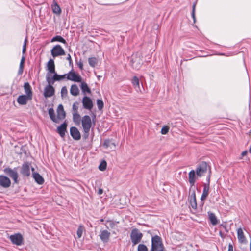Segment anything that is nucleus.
I'll use <instances>...</instances> for the list:
<instances>
[{
    "label": "nucleus",
    "instance_id": "nucleus-13",
    "mask_svg": "<svg viewBox=\"0 0 251 251\" xmlns=\"http://www.w3.org/2000/svg\"><path fill=\"white\" fill-rule=\"evenodd\" d=\"M21 173L25 176H29L30 175V165L28 162H25L22 166Z\"/></svg>",
    "mask_w": 251,
    "mask_h": 251
},
{
    "label": "nucleus",
    "instance_id": "nucleus-48",
    "mask_svg": "<svg viewBox=\"0 0 251 251\" xmlns=\"http://www.w3.org/2000/svg\"><path fill=\"white\" fill-rule=\"evenodd\" d=\"M66 59L69 61L70 65H71L73 64L71 56L70 54H68Z\"/></svg>",
    "mask_w": 251,
    "mask_h": 251
},
{
    "label": "nucleus",
    "instance_id": "nucleus-37",
    "mask_svg": "<svg viewBox=\"0 0 251 251\" xmlns=\"http://www.w3.org/2000/svg\"><path fill=\"white\" fill-rule=\"evenodd\" d=\"M106 162L105 160H103L99 165V168L100 171H103L106 169Z\"/></svg>",
    "mask_w": 251,
    "mask_h": 251
},
{
    "label": "nucleus",
    "instance_id": "nucleus-45",
    "mask_svg": "<svg viewBox=\"0 0 251 251\" xmlns=\"http://www.w3.org/2000/svg\"><path fill=\"white\" fill-rule=\"evenodd\" d=\"M209 220H217L215 215L211 212H208Z\"/></svg>",
    "mask_w": 251,
    "mask_h": 251
},
{
    "label": "nucleus",
    "instance_id": "nucleus-47",
    "mask_svg": "<svg viewBox=\"0 0 251 251\" xmlns=\"http://www.w3.org/2000/svg\"><path fill=\"white\" fill-rule=\"evenodd\" d=\"M77 64L80 70H82L83 69V64L81 60H80L78 62H77Z\"/></svg>",
    "mask_w": 251,
    "mask_h": 251
},
{
    "label": "nucleus",
    "instance_id": "nucleus-56",
    "mask_svg": "<svg viewBox=\"0 0 251 251\" xmlns=\"http://www.w3.org/2000/svg\"><path fill=\"white\" fill-rule=\"evenodd\" d=\"M24 63H22V62L20 63L19 67L24 68Z\"/></svg>",
    "mask_w": 251,
    "mask_h": 251
},
{
    "label": "nucleus",
    "instance_id": "nucleus-41",
    "mask_svg": "<svg viewBox=\"0 0 251 251\" xmlns=\"http://www.w3.org/2000/svg\"><path fill=\"white\" fill-rule=\"evenodd\" d=\"M138 251H148V249L145 245L139 244L138 247Z\"/></svg>",
    "mask_w": 251,
    "mask_h": 251
},
{
    "label": "nucleus",
    "instance_id": "nucleus-25",
    "mask_svg": "<svg viewBox=\"0 0 251 251\" xmlns=\"http://www.w3.org/2000/svg\"><path fill=\"white\" fill-rule=\"evenodd\" d=\"M48 70L51 73H55V65L54 60L52 59H50L47 63Z\"/></svg>",
    "mask_w": 251,
    "mask_h": 251
},
{
    "label": "nucleus",
    "instance_id": "nucleus-11",
    "mask_svg": "<svg viewBox=\"0 0 251 251\" xmlns=\"http://www.w3.org/2000/svg\"><path fill=\"white\" fill-rule=\"evenodd\" d=\"M32 97H31L30 96H27L26 95H22L19 96L17 99V102L20 105H26L27 102L29 100H31Z\"/></svg>",
    "mask_w": 251,
    "mask_h": 251
},
{
    "label": "nucleus",
    "instance_id": "nucleus-31",
    "mask_svg": "<svg viewBox=\"0 0 251 251\" xmlns=\"http://www.w3.org/2000/svg\"><path fill=\"white\" fill-rule=\"evenodd\" d=\"M80 88L81 89L82 92L84 94H85L86 92L88 93H91V90L88 87V86L86 83L84 82H82L80 85Z\"/></svg>",
    "mask_w": 251,
    "mask_h": 251
},
{
    "label": "nucleus",
    "instance_id": "nucleus-46",
    "mask_svg": "<svg viewBox=\"0 0 251 251\" xmlns=\"http://www.w3.org/2000/svg\"><path fill=\"white\" fill-rule=\"evenodd\" d=\"M154 250L155 251H164L163 244H162V245H160L156 248Z\"/></svg>",
    "mask_w": 251,
    "mask_h": 251
},
{
    "label": "nucleus",
    "instance_id": "nucleus-34",
    "mask_svg": "<svg viewBox=\"0 0 251 251\" xmlns=\"http://www.w3.org/2000/svg\"><path fill=\"white\" fill-rule=\"evenodd\" d=\"M111 146H113L114 147H115V145L114 143L112 142L109 139H105L104 140L103 143V146L106 148L107 149L108 148H112Z\"/></svg>",
    "mask_w": 251,
    "mask_h": 251
},
{
    "label": "nucleus",
    "instance_id": "nucleus-8",
    "mask_svg": "<svg viewBox=\"0 0 251 251\" xmlns=\"http://www.w3.org/2000/svg\"><path fill=\"white\" fill-rule=\"evenodd\" d=\"M67 79L74 82H80L81 81V77L74 72L70 71L67 76Z\"/></svg>",
    "mask_w": 251,
    "mask_h": 251
},
{
    "label": "nucleus",
    "instance_id": "nucleus-54",
    "mask_svg": "<svg viewBox=\"0 0 251 251\" xmlns=\"http://www.w3.org/2000/svg\"><path fill=\"white\" fill-rule=\"evenodd\" d=\"M103 193V190L102 189H99L98 191V194L101 195Z\"/></svg>",
    "mask_w": 251,
    "mask_h": 251
},
{
    "label": "nucleus",
    "instance_id": "nucleus-6",
    "mask_svg": "<svg viewBox=\"0 0 251 251\" xmlns=\"http://www.w3.org/2000/svg\"><path fill=\"white\" fill-rule=\"evenodd\" d=\"M207 183H205L203 185V189L202 194L201 197V201L205 200L209 194V185H210V175H209L207 177Z\"/></svg>",
    "mask_w": 251,
    "mask_h": 251
},
{
    "label": "nucleus",
    "instance_id": "nucleus-16",
    "mask_svg": "<svg viewBox=\"0 0 251 251\" xmlns=\"http://www.w3.org/2000/svg\"><path fill=\"white\" fill-rule=\"evenodd\" d=\"M70 134L73 138L75 140H78L81 138L80 133L78 129L75 127H71Z\"/></svg>",
    "mask_w": 251,
    "mask_h": 251
},
{
    "label": "nucleus",
    "instance_id": "nucleus-38",
    "mask_svg": "<svg viewBox=\"0 0 251 251\" xmlns=\"http://www.w3.org/2000/svg\"><path fill=\"white\" fill-rule=\"evenodd\" d=\"M79 103L77 101L75 102L73 104V113H78Z\"/></svg>",
    "mask_w": 251,
    "mask_h": 251
},
{
    "label": "nucleus",
    "instance_id": "nucleus-49",
    "mask_svg": "<svg viewBox=\"0 0 251 251\" xmlns=\"http://www.w3.org/2000/svg\"><path fill=\"white\" fill-rule=\"evenodd\" d=\"M23 71H24V68H20L19 67V70H18V74L19 75H22L23 73Z\"/></svg>",
    "mask_w": 251,
    "mask_h": 251
},
{
    "label": "nucleus",
    "instance_id": "nucleus-12",
    "mask_svg": "<svg viewBox=\"0 0 251 251\" xmlns=\"http://www.w3.org/2000/svg\"><path fill=\"white\" fill-rule=\"evenodd\" d=\"M83 106L85 109L91 110L93 108V104L91 99L87 97L84 96L82 101Z\"/></svg>",
    "mask_w": 251,
    "mask_h": 251
},
{
    "label": "nucleus",
    "instance_id": "nucleus-18",
    "mask_svg": "<svg viewBox=\"0 0 251 251\" xmlns=\"http://www.w3.org/2000/svg\"><path fill=\"white\" fill-rule=\"evenodd\" d=\"M188 176L189 183L192 186H194L198 177L196 175V171L194 170H192L189 173Z\"/></svg>",
    "mask_w": 251,
    "mask_h": 251
},
{
    "label": "nucleus",
    "instance_id": "nucleus-28",
    "mask_svg": "<svg viewBox=\"0 0 251 251\" xmlns=\"http://www.w3.org/2000/svg\"><path fill=\"white\" fill-rule=\"evenodd\" d=\"M49 116L52 121L55 123H58L59 120L57 117H55L54 111L53 108H50L49 109Z\"/></svg>",
    "mask_w": 251,
    "mask_h": 251
},
{
    "label": "nucleus",
    "instance_id": "nucleus-21",
    "mask_svg": "<svg viewBox=\"0 0 251 251\" xmlns=\"http://www.w3.org/2000/svg\"><path fill=\"white\" fill-rule=\"evenodd\" d=\"M51 8L52 12L58 15H59L61 13V9L59 6V5L57 4V2L53 0L52 1V4L51 5Z\"/></svg>",
    "mask_w": 251,
    "mask_h": 251
},
{
    "label": "nucleus",
    "instance_id": "nucleus-17",
    "mask_svg": "<svg viewBox=\"0 0 251 251\" xmlns=\"http://www.w3.org/2000/svg\"><path fill=\"white\" fill-rule=\"evenodd\" d=\"M57 118L59 122L61 120H63L65 118L66 113L64 110L63 106L62 104H59L57 108Z\"/></svg>",
    "mask_w": 251,
    "mask_h": 251
},
{
    "label": "nucleus",
    "instance_id": "nucleus-29",
    "mask_svg": "<svg viewBox=\"0 0 251 251\" xmlns=\"http://www.w3.org/2000/svg\"><path fill=\"white\" fill-rule=\"evenodd\" d=\"M79 90L76 84H74L71 86L70 89L71 94L75 96H77L79 94Z\"/></svg>",
    "mask_w": 251,
    "mask_h": 251
},
{
    "label": "nucleus",
    "instance_id": "nucleus-35",
    "mask_svg": "<svg viewBox=\"0 0 251 251\" xmlns=\"http://www.w3.org/2000/svg\"><path fill=\"white\" fill-rule=\"evenodd\" d=\"M88 63L90 66L95 67L98 63V60L96 57H90L88 58Z\"/></svg>",
    "mask_w": 251,
    "mask_h": 251
},
{
    "label": "nucleus",
    "instance_id": "nucleus-59",
    "mask_svg": "<svg viewBox=\"0 0 251 251\" xmlns=\"http://www.w3.org/2000/svg\"><path fill=\"white\" fill-rule=\"evenodd\" d=\"M250 250L251 251V242H250Z\"/></svg>",
    "mask_w": 251,
    "mask_h": 251
},
{
    "label": "nucleus",
    "instance_id": "nucleus-58",
    "mask_svg": "<svg viewBox=\"0 0 251 251\" xmlns=\"http://www.w3.org/2000/svg\"><path fill=\"white\" fill-rule=\"evenodd\" d=\"M249 152L251 153V145L249 149Z\"/></svg>",
    "mask_w": 251,
    "mask_h": 251
},
{
    "label": "nucleus",
    "instance_id": "nucleus-53",
    "mask_svg": "<svg viewBox=\"0 0 251 251\" xmlns=\"http://www.w3.org/2000/svg\"><path fill=\"white\" fill-rule=\"evenodd\" d=\"M247 153H248V151H243L241 153L242 156H244L246 155Z\"/></svg>",
    "mask_w": 251,
    "mask_h": 251
},
{
    "label": "nucleus",
    "instance_id": "nucleus-44",
    "mask_svg": "<svg viewBox=\"0 0 251 251\" xmlns=\"http://www.w3.org/2000/svg\"><path fill=\"white\" fill-rule=\"evenodd\" d=\"M169 127L168 126H163L162 129H161V133L162 134H166L168 131H169Z\"/></svg>",
    "mask_w": 251,
    "mask_h": 251
},
{
    "label": "nucleus",
    "instance_id": "nucleus-7",
    "mask_svg": "<svg viewBox=\"0 0 251 251\" xmlns=\"http://www.w3.org/2000/svg\"><path fill=\"white\" fill-rule=\"evenodd\" d=\"M131 63L133 68L138 70L142 66L143 64V61L140 56L135 55L132 57Z\"/></svg>",
    "mask_w": 251,
    "mask_h": 251
},
{
    "label": "nucleus",
    "instance_id": "nucleus-3",
    "mask_svg": "<svg viewBox=\"0 0 251 251\" xmlns=\"http://www.w3.org/2000/svg\"><path fill=\"white\" fill-rule=\"evenodd\" d=\"M143 237L142 233L137 229H133L130 234V238L133 245L134 246L141 241Z\"/></svg>",
    "mask_w": 251,
    "mask_h": 251
},
{
    "label": "nucleus",
    "instance_id": "nucleus-20",
    "mask_svg": "<svg viewBox=\"0 0 251 251\" xmlns=\"http://www.w3.org/2000/svg\"><path fill=\"white\" fill-rule=\"evenodd\" d=\"M67 126V124L66 122H64L60 126L57 127V132L59 134L61 137H64L65 135Z\"/></svg>",
    "mask_w": 251,
    "mask_h": 251
},
{
    "label": "nucleus",
    "instance_id": "nucleus-10",
    "mask_svg": "<svg viewBox=\"0 0 251 251\" xmlns=\"http://www.w3.org/2000/svg\"><path fill=\"white\" fill-rule=\"evenodd\" d=\"M4 171L14 180L15 183H18V175L16 171L10 168H7L4 170Z\"/></svg>",
    "mask_w": 251,
    "mask_h": 251
},
{
    "label": "nucleus",
    "instance_id": "nucleus-55",
    "mask_svg": "<svg viewBox=\"0 0 251 251\" xmlns=\"http://www.w3.org/2000/svg\"><path fill=\"white\" fill-rule=\"evenodd\" d=\"M25 56H22L21 59V61L20 62H22V63H25Z\"/></svg>",
    "mask_w": 251,
    "mask_h": 251
},
{
    "label": "nucleus",
    "instance_id": "nucleus-43",
    "mask_svg": "<svg viewBox=\"0 0 251 251\" xmlns=\"http://www.w3.org/2000/svg\"><path fill=\"white\" fill-rule=\"evenodd\" d=\"M68 94V91L67 89V88L64 86L63 87L61 90V96L63 97H66L67 95Z\"/></svg>",
    "mask_w": 251,
    "mask_h": 251
},
{
    "label": "nucleus",
    "instance_id": "nucleus-42",
    "mask_svg": "<svg viewBox=\"0 0 251 251\" xmlns=\"http://www.w3.org/2000/svg\"><path fill=\"white\" fill-rule=\"evenodd\" d=\"M196 6V3H194L193 4L192 6V17L194 20V23L196 21V17H195V8Z\"/></svg>",
    "mask_w": 251,
    "mask_h": 251
},
{
    "label": "nucleus",
    "instance_id": "nucleus-24",
    "mask_svg": "<svg viewBox=\"0 0 251 251\" xmlns=\"http://www.w3.org/2000/svg\"><path fill=\"white\" fill-rule=\"evenodd\" d=\"M237 237L240 243H245L246 242V240L244 236L243 231L241 228H238L237 230Z\"/></svg>",
    "mask_w": 251,
    "mask_h": 251
},
{
    "label": "nucleus",
    "instance_id": "nucleus-52",
    "mask_svg": "<svg viewBox=\"0 0 251 251\" xmlns=\"http://www.w3.org/2000/svg\"><path fill=\"white\" fill-rule=\"evenodd\" d=\"M218 221H211V224L213 226L216 225L218 224Z\"/></svg>",
    "mask_w": 251,
    "mask_h": 251
},
{
    "label": "nucleus",
    "instance_id": "nucleus-39",
    "mask_svg": "<svg viewBox=\"0 0 251 251\" xmlns=\"http://www.w3.org/2000/svg\"><path fill=\"white\" fill-rule=\"evenodd\" d=\"M97 104L99 110H101L102 109L103 107V102L101 100H97Z\"/></svg>",
    "mask_w": 251,
    "mask_h": 251
},
{
    "label": "nucleus",
    "instance_id": "nucleus-50",
    "mask_svg": "<svg viewBox=\"0 0 251 251\" xmlns=\"http://www.w3.org/2000/svg\"><path fill=\"white\" fill-rule=\"evenodd\" d=\"M228 251H233V246L231 244H229L228 245Z\"/></svg>",
    "mask_w": 251,
    "mask_h": 251
},
{
    "label": "nucleus",
    "instance_id": "nucleus-60",
    "mask_svg": "<svg viewBox=\"0 0 251 251\" xmlns=\"http://www.w3.org/2000/svg\"><path fill=\"white\" fill-rule=\"evenodd\" d=\"M151 251H155L154 250L151 249Z\"/></svg>",
    "mask_w": 251,
    "mask_h": 251
},
{
    "label": "nucleus",
    "instance_id": "nucleus-40",
    "mask_svg": "<svg viewBox=\"0 0 251 251\" xmlns=\"http://www.w3.org/2000/svg\"><path fill=\"white\" fill-rule=\"evenodd\" d=\"M83 230L84 227L81 226H79L77 231V235L78 238H79L82 236Z\"/></svg>",
    "mask_w": 251,
    "mask_h": 251
},
{
    "label": "nucleus",
    "instance_id": "nucleus-33",
    "mask_svg": "<svg viewBox=\"0 0 251 251\" xmlns=\"http://www.w3.org/2000/svg\"><path fill=\"white\" fill-rule=\"evenodd\" d=\"M52 74L53 73H51L50 72H48L47 73L46 79L48 84H53V76L52 75Z\"/></svg>",
    "mask_w": 251,
    "mask_h": 251
},
{
    "label": "nucleus",
    "instance_id": "nucleus-14",
    "mask_svg": "<svg viewBox=\"0 0 251 251\" xmlns=\"http://www.w3.org/2000/svg\"><path fill=\"white\" fill-rule=\"evenodd\" d=\"M11 185V181L9 178L3 176H0V185L4 188H8Z\"/></svg>",
    "mask_w": 251,
    "mask_h": 251
},
{
    "label": "nucleus",
    "instance_id": "nucleus-5",
    "mask_svg": "<svg viewBox=\"0 0 251 251\" xmlns=\"http://www.w3.org/2000/svg\"><path fill=\"white\" fill-rule=\"evenodd\" d=\"M9 239L12 244L17 246H21L23 243V237L20 233H16L13 235H11L10 236Z\"/></svg>",
    "mask_w": 251,
    "mask_h": 251
},
{
    "label": "nucleus",
    "instance_id": "nucleus-27",
    "mask_svg": "<svg viewBox=\"0 0 251 251\" xmlns=\"http://www.w3.org/2000/svg\"><path fill=\"white\" fill-rule=\"evenodd\" d=\"M24 88L26 95L32 97V91L29 83L28 82L25 83Z\"/></svg>",
    "mask_w": 251,
    "mask_h": 251
},
{
    "label": "nucleus",
    "instance_id": "nucleus-2",
    "mask_svg": "<svg viewBox=\"0 0 251 251\" xmlns=\"http://www.w3.org/2000/svg\"><path fill=\"white\" fill-rule=\"evenodd\" d=\"M196 175L198 177H201L208 173V176H210L211 170L210 167L208 166V164L204 161L201 162L197 166L196 169Z\"/></svg>",
    "mask_w": 251,
    "mask_h": 251
},
{
    "label": "nucleus",
    "instance_id": "nucleus-51",
    "mask_svg": "<svg viewBox=\"0 0 251 251\" xmlns=\"http://www.w3.org/2000/svg\"><path fill=\"white\" fill-rule=\"evenodd\" d=\"M25 51H26V45H25V44H24L23 46V50H22L23 53H25Z\"/></svg>",
    "mask_w": 251,
    "mask_h": 251
},
{
    "label": "nucleus",
    "instance_id": "nucleus-4",
    "mask_svg": "<svg viewBox=\"0 0 251 251\" xmlns=\"http://www.w3.org/2000/svg\"><path fill=\"white\" fill-rule=\"evenodd\" d=\"M51 54L53 58L65 55V51L60 45L54 46L50 50Z\"/></svg>",
    "mask_w": 251,
    "mask_h": 251
},
{
    "label": "nucleus",
    "instance_id": "nucleus-9",
    "mask_svg": "<svg viewBox=\"0 0 251 251\" xmlns=\"http://www.w3.org/2000/svg\"><path fill=\"white\" fill-rule=\"evenodd\" d=\"M55 90L51 84H48L44 89V96L46 98L52 97L54 95Z\"/></svg>",
    "mask_w": 251,
    "mask_h": 251
},
{
    "label": "nucleus",
    "instance_id": "nucleus-15",
    "mask_svg": "<svg viewBox=\"0 0 251 251\" xmlns=\"http://www.w3.org/2000/svg\"><path fill=\"white\" fill-rule=\"evenodd\" d=\"M31 170L32 171L33 177L35 179V181L38 184H43L44 182V179L43 177L38 173L34 172V168H32Z\"/></svg>",
    "mask_w": 251,
    "mask_h": 251
},
{
    "label": "nucleus",
    "instance_id": "nucleus-22",
    "mask_svg": "<svg viewBox=\"0 0 251 251\" xmlns=\"http://www.w3.org/2000/svg\"><path fill=\"white\" fill-rule=\"evenodd\" d=\"M190 205L194 209H196L197 207V204L196 202V198L195 191H193L190 196Z\"/></svg>",
    "mask_w": 251,
    "mask_h": 251
},
{
    "label": "nucleus",
    "instance_id": "nucleus-1",
    "mask_svg": "<svg viewBox=\"0 0 251 251\" xmlns=\"http://www.w3.org/2000/svg\"><path fill=\"white\" fill-rule=\"evenodd\" d=\"M83 128V138L84 139H87L89 136V132L92 126V121L90 117L88 115L84 116L81 122Z\"/></svg>",
    "mask_w": 251,
    "mask_h": 251
},
{
    "label": "nucleus",
    "instance_id": "nucleus-36",
    "mask_svg": "<svg viewBox=\"0 0 251 251\" xmlns=\"http://www.w3.org/2000/svg\"><path fill=\"white\" fill-rule=\"evenodd\" d=\"M55 41H58V42H61L64 44L66 43V40L62 37H61V36H58V35L54 36V37H53L52 38V39L51 40V42H53Z\"/></svg>",
    "mask_w": 251,
    "mask_h": 251
},
{
    "label": "nucleus",
    "instance_id": "nucleus-57",
    "mask_svg": "<svg viewBox=\"0 0 251 251\" xmlns=\"http://www.w3.org/2000/svg\"><path fill=\"white\" fill-rule=\"evenodd\" d=\"M27 42V38H26L25 41H24V44H25V45H26V43Z\"/></svg>",
    "mask_w": 251,
    "mask_h": 251
},
{
    "label": "nucleus",
    "instance_id": "nucleus-19",
    "mask_svg": "<svg viewBox=\"0 0 251 251\" xmlns=\"http://www.w3.org/2000/svg\"><path fill=\"white\" fill-rule=\"evenodd\" d=\"M152 249L154 250L160 245H162V241L160 237L155 236L152 238Z\"/></svg>",
    "mask_w": 251,
    "mask_h": 251
},
{
    "label": "nucleus",
    "instance_id": "nucleus-32",
    "mask_svg": "<svg viewBox=\"0 0 251 251\" xmlns=\"http://www.w3.org/2000/svg\"><path fill=\"white\" fill-rule=\"evenodd\" d=\"M66 75L65 74L64 75H59L55 72V73H53V83L55 81H60L61 80L64 79L66 77Z\"/></svg>",
    "mask_w": 251,
    "mask_h": 251
},
{
    "label": "nucleus",
    "instance_id": "nucleus-26",
    "mask_svg": "<svg viewBox=\"0 0 251 251\" xmlns=\"http://www.w3.org/2000/svg\"><path fill=\"white\" fill-rule=\"evenodd\" d=\"M110 233L107 230H103L101 231L100 235L101 240L104 242H107L110 236Z\"/></svg>",
    "mask_w": 251,
    "mask_h": 251
},
{
    "label": "nucleus",
    "instance_id": "nucleus-30",
    "mask_svg": "<svg viewBox=\"0 0 251 251\" xmlns=\"http://www.w3.org/2000/svg\"><path fill=\"white\" fill-rule=\"evenodd\" d=\"M73 121L76 125H79L81 121V117L78 113H73Z\"/></svg>",
    "mask_w": 251,
    "mask_h": 251
},
{
    "label": "nucleus",
    "instance_id": "nucleus-23",
    "mask_svg": "<svg viewBox=\"0 0 251 251\" xmlns=\"http://www.w3.org/2000/svg\"><path fill=\"white\" fill-rule=\"evenodd\" d=\"M131 82H132L133 86L134 87V89H135V90L136 91H137V92L141 91L140 87L139 80L137 76H134L133 77V78L131 80Z\"/></svg>",
    "mask_w": 251,
    "mask_h": 251
}]
</instances>
